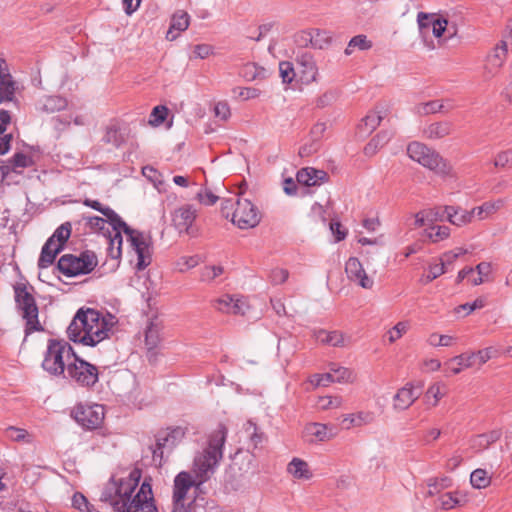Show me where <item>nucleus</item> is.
Listing matches in <instances>:
<instances>
[{"label": "nucleus", "mask_w": 512, "mask_h": 512, "mask_svg": "<svg viewBox=\"0 0 512 512\" xmlns=\"http://www.w3.org/2000/svg\"><path fill=\"white\" fill-rule=\"evenodd\" d=\"M141 470L134 468L126 477H112L104 486L100 500L117 512H158L151 484L146 480L138 487Z\"/></svg>", "instance_id": "obj_1"}, {"label": "nucleus", "mask_w": 512, "mask_h": 512, "mask_svg": "<svg viewBox=\"0 0 512 512\" xmlns=\"http://www.w3.org/2000/svg\"><path fill=\"white\" fill-rule=\"evenodd\" d=\"M226 435L227 430L222 425L209 435L207 447L194 459L193 473L195 479L193 480L192 476L187 472H180L175 477L173 500L182 502L191 501L186 497L191 487H199L211 477L223 457V446Z\"/></svg>", "instance_id": "obj_2"}, {"label": "nucleus", "mask_w": 512, "mask_h": 512, "mask_svg": "<svg viewBox=\"0 0 512 512\" xmlns=\"http://www.w3.org/2000/svg\"><path fill=\"white\" fill-rule=\"evenodd\" d=\"M117 318L109 313L92 309H79L67 328L68 338L86 346L94 347L109 337Z\"/></svg>", "instance_id": "obj_3"}, {"label": "nucleus", "mask_w": 512, "mask_h": 512, "mask_svg": "<svg viewBox=\"0 0 512 512\" xmlns=\"http://www.w3.org/2000/svg\"><path fill=\"white\" fill-rule=\"evenodd\" d=\"M107 229V235L104 234L107 242V253L112 259H119L122 255V232L126 234L127 240L131 248L137 254L136 267L138 270L146 268L152 260L151 239L148 235L130 228L126 223L125 226L111 227Z\"/></svg>", "instance_id": "obj_4"}, {"label": "nucleus", "mask_w": 512, "mask_h": 512, "mask_svg": "<svg viewBox=\"0 0 512 512\" xmlns=\"http://www.w3.org/2000/svg\"><path fill=\"white\" fill-rule=\"evenodd\" d=\"M221 212L240 229L254 228L261 220L258 208L248 199L237 198L235 202L226 199L222 202Z\"/></svg>", "instance_id": "obj_5"}, {"label": "nucleus", "mask_w": 512, "mask_h": 512, "mask_svg": "<svg viewBox=\"0 0 512 512\" xmlns=\"http://www.w3.org/2000/svg\"><path fill=\"white\" fill-rule=\"evenodd\" d=\"M409 158L441 177H455L453 166L438 152L421 142L414 141L407 147Z\"/></svg>", "instance_id": "obj_6"}, {"label": "nucleus", "mask_w": 512, "mask_h": 512, "mask_svg": "<svg viewBox=\"0 0 512 512\" xmlns=\"http://www.w3.org/2000/svg\"><path fill=\"white\" fill-rule=\"evenodd\" d=\"M74 355L75 352L68 342L49 340L42 367L51 375H63L67 371L68 362L72 361Z\"/></svg>", "instance_id": "obj_7"}, {"label": "nucleus", "mask_w": 512, "mask_h": 512, "mask_svg": "<svg viewBox=\"0 0 512 512\" xmlns=\"http://www.w3.org/2000/svg\"><path fill=\"white\" fill-rule=\"evenodd\" d=\"M15 300L25 321V335L28 336L33 332L43 331L44 328L38 318L39 311L35 299L25 286L15 287Z\"/></svg>", "instance_id": "obj_8"}, {"label": "nucleus", "mask_w": 512, "mask_h": 512, "mask_svg": "<svg viewBox=\"0 0 512 512\" xmlns=\"http://www.w3.org/2000/svg\"><path fill=\"white\" fill-rule=\"evenodd\" d=\"M98 264L97 256L92 251H84L78 256L63 255L58 261L59 271L67 277H75L90 273Z\"/></svg>", "instance_id": "obj_9"}, {"label": "nucleus", "mask_w": 512, "mask_h": 512, "mask_svg": "<svg viewBox=\"0 0 512 512\" xmlns=\"http://www.w3.org/2000/svg\"><path fill=\"white\" fill-rule=\"evenodd\" d=\"M66 377L83 387H91L98 381V369L76 354L67 364Z\"/></svg>", "instance_id": "obj_10"}, {"label": "nucleus", "mask_w": 512, "mask_h": 512, "mask_svg": "<svg viewBox=\"0 0 512 512\" xmlns=\"http://www.w3.org/2000/svg\"><path fill=\"white\" fill-rule=\"evenodd\" d=\"M417 23L421 33H424L426 29L431 27L434 37H436L439 42L442 41L441 38L444 36L445 32L448 33L447 39L453 38L456 34V29L451 31L448 27V20L436 14L419 12L417 15Z\"/></svg>", "instance_id": "obj_11"}, {"label": "nucleus", "mask_w": 512, "mask_h": 512, "mask_svg": "<svg viewBox=\"0 0 512 512\" xmlns=\"http://www.w3.org/2000/svg\"><path fill=\"white\" fill-rule=\"evenodd\" d=\"M77 423L87 429L99 427L104 419V408L101 405H78L73 410Z\"/></svg>", "instance_id": "obj_12"}, {"label": "nucleus", "mask_w": 512, "mask_h": 512, "mask_svg": "<svg viewBox=\"0 0 512 512\" xmlns=\"http://www.w3.org/2000/svg\"><path fill=\"white\" fill-rule=\"evenodd\" d=\"M423 384L421 382H408L397 390L393 396V408L396 411H405L420 397L422 394Z\"/></svg>", "instance_id": "obj_13"}, {"label": "nucleus", "mask_w": 512, "mask_h": 512, "mask_svg": "<svg viewBox=\"0 0 512 512\" xmlns=\"http://www.w3.org/2000/svg\"><path fill=\"white\" fill-rule=\"evenodd\" d=\"M196 218V208L191 204H184L173 211L172 224L180 234H192Z\"/></svg>", "instance_id": "obj_14"}, {"label": "nucleus", "mask_w": 512, "mask_h": 512, "mask_svg": "<svg viewBox=\"0 0 512 512\" xmlns=\"http://www.w3.org/2000/svg\"><path fill=\"white\" fill-rule=\"evenodd\" d=\"M184 436L185 430L181 427L171 428L159 433L156 438V448L153 451V456L162 458L164 452H170L183 440Z\"/></svg>", "instance_id": "obj_15"}, {"label": "nucleus", "mask_w": 512, "mask_h": 512, "mask_svg": "<svg viewBox=\"0 0 512 512\" xmlns=\"http://www.w3.org/2000/svg\"><path fill=\"white\" fill-rule=\"evenodd\" d=\"M345 273L348 280L363 289H372L374 280L366 273L362 263L356 257H350L345 263Z\"/></svg>", "instance_id": "obj_16"}, {"label": "nucleus", "mask_w": 512, "mask_h": 512, "mask_svg": "<svg viewBox=\"0 0 512 512\" xmlns=\"http://www.w3.org/2000/svg\"><path fill=\"white\" fill-rule=\"evenodd\" d=\"M336 435V428L328 424L308 423L303 429V438L309 443L329 441Z\"/></svg>", "instance_id": "obj_17"}, {"label": "nucleus", "mask_w": 512, "mask_h": 512, "mask_svg": "<svg viewBox=\"0 0 512 512\" xmlns=\"http://www.w3.org/2000/svg\"><path fill=\"white\" fill-rule=\"evenodd\" d=\"M296 73L297 79L303 84H310L316 81L318 67L311 54L303 53L298 56L296 61Z\"/></svg>", "instance_id": "obj_18"}, {"label": "nucleus", "mask_w": 512, "mask_h": 512, "mask_svg": "<svg viewBox=\"0 0 512 512\" xmlns=\"http://www.w3.org/2000/svg\"><path fill=\"white\" fill-rule=\"evenodd\" d=\"M314 338L322 344L333 347H347L352 343L350 336L339 331L318 330L314 332Z\"/></svg>", "instance_id": "obj_19"}, {"label": "nucleus", "mask_w": 512, "mask_h": 512, "mask_svg": "<svg viewBox=\"0 0 512 512\" xmlns=\"http://www.w3.org/2000/svg\"><path fill=\"white\" fill-rule=\"evenodd\" d=\"M287 474L297 481H309L313 478V472L309 464L298 457H293L286 467Z\"/></svg>", "instance_id": "obj_20"}, {"label": "nucleus", "mask_w": 512, "mask_h": 512, "mask_svg": "<svg viewBox=\"0 0 512 512\" xmlns=\"http://www.w3.org/2000/svg\"><path fill=\"white\" fill-rule=\"evenodd\" d=\"M189 24V14L183 10L176 11L171 17L170 27L166 33V39L168 41H174L178 38L180 33L188 29Z\"/></svg>", "instance_id": "obj_21"}, {"label": "nucleus", "mask_w": 512, "mask_h": 512, "mask_svg": "<svg viewBox=\"0 0 512 512\" xmlns=\"http://www.w3.org/2000/svg\"><path fill=\"white\" fill-rule=\"evenodd\" d=\"M507 55L506 43L502 42L501 45H497L487 56L485 71L489 75H495L498 70L502 67Z\"/></svg>", "instance_id": "obj_22"}, {"label": "nucleus", "mask_w": 512, "mask_h": 512, "mask_svg": "<svg viewBox=\"0 0 512 512\" xmlns=\"http://www.w3.org/2000/svg\"><path fill=\"white\" fill-rule=\"evenodd\" d=\"M214 306L218 311L229 314H244L247 307L242 299L233 298L229 295H224L215 300Z\"/></svg>", "instance_id": "obj_23"}, {"label": "nucleus", "mask_w": 512, "mask_h": 512, "mask_svg": "<svg viewBox=\"0 0 512 512\" xmlns=\"http://www.w3.org/2000/svg\"><path fill=\"white\" fill-rule=\"evenodd\" d=\"M68 106L66 98L58 95H45L36 104V109L43 113H55L64 110Z\"/></svg>", "instance_id": "obj_24"}, {"label": "nucleus", "mask_w": 512, "mask_h": 512, "mask_svg": "<svg viewBox=\"0 0 512 512\" xmlns=\"http://www.w3.org/2000/svg\"><path fill=\"white\" fill-rule=\"evenodd\" d=\"M446 220L457 227H462L473 222L471 210H466L460 206H444Z\"/></svg>", "instance_id": "obj_25"}, {"label": "nucleus", "mask_w": 512, "mask_h": 512, "mask_svg": "<svg viewBox=\"0 0 512 512\" xmlns=\"http://www.w3.org/2000/svg\"><path fill=\"white\" fill-rule=\"evenodd\" d=\"M504 206V200L497 199L494 201H486L482 205L471 209L473 221H483L495 213H497Z\"/></svg>", "instance_id": "obj_26"}, {"label": "nucleus", "mask_w": 512, "mask_h": 512, "mask_svg": "<svg viewBox=\"0 0 512 512\" xmlns=\"http://www.w3.org/2000/svg\"><path fill=\"white\" fill-rule=\"evenodd\" d=\"M327 178V173L323 170H317L311 167L302 168L297 172V182L305 186H315L323 183Z\"/></svg>", "instance_id": "obj_27"}, {"label": "nucleus", "mask_w": 512, "mask_h": 512, "mask_svg": "<svg viewBox=\"0 0 512 512\" xmlns=\"http://www.w3.org/2000/svg\"><path fill=\"white\" fill-rule=\"evenodd\" d=\"M375 419V415L370 411H359L356 413L347 414L342 419L344 429H351L354 427H362L371 424Z\"/></svg>", "instance_id": "obj_28"}, {"label": "nucleus", "mask_w": 512, "mask_h": 512, "mask_svg": "<svg viewBox=\"0 0 512 512\" xmlns=\"http://www.w3.org/2000/svg\"><path fill=\"white\" fill-rule=\"evenodd\" d=\"M453 131V124L450 121H440L431 123L423 130L425 138L430 140L442 139L450 135Z\"/></svg>", "instance_id": "obj_29"}, {"label": "nucleus", "mask_w": 512, "mask_h": 512, "mask_svg": "<svg viewBox=\"0 0 512 512\" xmlns=\"http://www.w3.org/2000/svg\"><path fill=\"white\" fill-rule=\"evenodd\" d=\"M84 205L102 213L107 218L108 224L111 227L115 228V226H125V222L114 210L110 207L103 206L99 201L85 199Z\"/></svg>", "instance_id": "obj_30"}, {"label": "nucleus", "mask_w": 512, "mask_h": 512, "mask_svg": "<svg viewBox=\"0 0 512 512\" xmlns=\"http://www.w3.org/2000/svg\"><path fill=\"white\" fill-rule=\"evenodd\" d=\"M474 365V356L471 353H462L445 362V366L455 375Z\"/></svg>", "instance_id": "obj_31"}, {"label": "nucleus", "mask_w": 512, "mask_h": 512, "mask_svg": "<svg viewBox=\"0 0 512 512\" xmlns=\"http://www.w3.org/2000/svg\"><path fill=\"white\" fill-rule=\"evenodd\" d=\"M161 323L155 319L148 323L145 329V344L149 350L156 348L161 341Z\"/></svg>", "instance_id": "obj_32"}, {"label": "nucleus", "mask_w": 512, "mask_h": 512, "mask_svg": "<svg viewBox=\"0 0 512 512\" xmlns=\"http://www.w3.org/2000/svg\"><path fill=\"white\" fill-rule=\"evenodd\" d=\"M446 395L444 383L436 382L430 385L424 395V402L430 407H436L439 401Z\"/></svg>", "instance_id": "obj_33"}, {"label": "nucleus", "mask_w": 512, "mask_h": 512, "mask_svg": "<svg viewBox=\"0 0 512 512\" xmlns=\"http://www.w3.org/2000/svg\"><path fill=\"white\" fill-rule=\"evenodd\" d=\"M62 249L53 244L52 240H47L44 244L40 258L38 260V266L40 268L49 267L55 260L58 253L61 252Z\"/></svg>", "instance_id": "obj_34"}, {"label": "nucleus", "mask_w": 512, "mask_h": 512, "mask_svg": "<svg viewBox=\"0 0 512 512\" xmlns=\"http://www.w3.org/2000/svg\"><path fill=\"white\" fill-rule=\"evenodd\" d=\"M4 436L13 442L30 444L33 441V435L26 429L16 426H8L3 430Z\"/></svg>", "instance_id": "obj_35"}, {"label": "nucleus", "mask_w": 512, "mask_h": 512, "mask_svg": "<svg viewBox=\"0 0 512 512\" xmlns=\"http://www.w3.org/2000/svg\"><path fill=\"white\" fill-rule=\"evenodd\" d=\"M17 88V82L12 75L0 78V103L12 102Z\"/></svg>", "instance_id": "obj_36"}, {"label": "nucleus", "mask_w": 512, "mask_h": 512, "mask_svg": "<svg viewBox=\"0 0 512 512\" xmlns=\"http://www.w3.org/2000/svg\"><path fill=\"white\" fill-rule=\"evenodd\" d=\"M382 120V116L377 111H372L366 115L365 118L362 119L361 123L358 125L359 133L362 136L369 135L372 131H374L380 124Z\"/></svg>", "instance_id": "obj_37"}, {"label": "nucleus", "mask_w": 512, "mask_h": 512, "mask_svg": "<svg viewBox=\"0 0 512 512\" xmlns=\"http://www.w3.org/2000/svg\"><path fill=\"white\" fill-rule=\"evenodd\" d=\"M451 234V230L448 226L434 225L424 229L423 236L426 237L432 243H437L447 239Z\"/></svg>", "instance_id": "obj_38"}, {"label": "nucleus", "mask_w": 512, "mask_h": 512, "mask_svg": "<svg viewBox=\"0 0 512 512\" xmlns=\"http://www.w3.org/2000/svg\"><path fill=\"white\" fill-rule=\"evenodd\" d=\"M464 497L458 492H447L438 497V507L443 510H450L464 503Z\"/></svg>", "instance_id": "obj_39"}, {"label": "nucleus", "mask_w": 512, "mask_h": 512, "mask_svg": "<svg viewBox=\"0 0 512 512\" xmlns=\"http://www.w3.org/2000/svg\"><path fill=\"white\" fill-rule=\"evenodd\" d=\"M427 497H434L436 495H440V493L452 486V480L448 477L441 478H429L427 480Z\"/></svg>", "instance_id": "obj_40"}, {"label": "nucleus", "mask_w": 512, "mask_h": 512, "mask_svg": "<svg viewBox=\"0 0 512 512\" xmlns=\"http://www.w3.org/2000/svg\"><path fill=\"white\" fill-rule=\"evenodd\" d=\"M486 306V299L478 297L471 303H464L454 308L453 312L457 317H465L473 313L475 310L482 309Z\"/></svg>", "instance_id": "obj_41"}, {"label": "nucleus", "mask_w": 512, "mask_h": 512, "mask_svg": "<svg viewBox=\"0 0 512 512\" xmlns=\"http://www.w3.org/2000/svg\"><path fill=\"white\" fill-rule=\"evenodd\" d=\"M372 47V42L367 38L366 35L359 34L354 37H352L345 48V55L349 56L353 54L355 49L365 51L369 50Z\"/></svg>", "instance_id": "obj_42"}, {"label": "nucleus", "mask_w": 512, "mask_h": 512, "mask_svg": "<svg viewBox=\"0 0 512 512\" xmlns=\"http://www.w3.org/2000/svg\"><path fill=\"white\" fill-rule=\"evenodd\" d=\"M393 134L391 132H382L377 134L371 141L365 146L364 153L368 156L374 155L378 149L383 147L391 138Z\"/></svg>", "instance_id": "obj_43"}, {"label": "nucleus", "mask_w": 512, "mask_h": 512, "mask_svg": "<svg viewBox=\"0 0 512 512\" xmlns=\"http://www.w3.org/2000/svg\"><path fill=\"white\" fill-rule=\"evenodd\" d=\"M312 41L311 47L315 49H325L332 41V34L326 30L311 29Z\"/></svg>", "instance_id": "obj_44"}, {"label": "nucleus", "mask_w": 512, "mask_h": 512, "mask_svg": "<svg viewBox=\"0 0 512 512\" xmlns=\"http://www.w3.org/2000/svg\"><path fill=\"white\" fill-rule=\"evenodd\" d=\"M142 174L150 182L153 183L154 187L159 191H165V181L163 175L152 166H145L142 168Z\"/></svg>", "instance_id": "obj_45"}, {"label": "nucleus", "mask_w": 512, "mask_h": 512, "mask_svg": "<svg viewBox=\"0 0 512 512\" xmlns=\"http://www.w3.org/2000/svg\"><path fill=\"white\" fill-rule=\"evenodd\" d=\"M70 235H71V224L66 222V223L60 225L48 240H52L53 244H55L60 249H63V247H64L66 241L69 239Z\"/></svg>", "instance_id": "obj_46"}, {"label": "nucleus", "mask_w": 512, "mask_h": 512, "mask_svg": "<svg viewBox=\"0 0 512 512\" xmlns=\"http://www.w3.org/2000/svg\"><path fill=\"white\" fill-rule=\"evenodd\" d=\"M330 370L334 374L337 383H351L355 379L354 372L349 368L332 363L330 364Z\"/></svg>", "instance_id": "obj_47"}, {"label": "nucleus", "mask_w": 512, "mask_h": 512, "mask_svg": "<svg viewBox=\"0 0 512 512\" xmlns=\"http://www.w3.org/2000/svg\"><path fill=\"white\" fill-rule=\"evenodd\" d=\"M471 485L476 489H484L491 483V477L485 469H476L470 475Z\"/></svg>", "instance_id": "obj_48"}, {"label": "nucleus", "mask_w": 512, "mask_h": 512, "mask_svg": "<svg viewBox=\"0 0 512 512\" xmlns=\"http://www.w3.org/2000/svg\"><path fill=\"white\" fill-rule=\"evenodd\" d=\"M471 354L474 356L475 364L482 366L490 359L498 357L499 350L493 346H490Z\"/></svg>", "instance_id": "obj_49"}, {"label": "nucleus", "mask_w": 512, "mask_h": 512, "mask_svg": "<svg viewBox=\"0 0 512 512\" xmlns=\"http://www.w3.org/2000/svg\"><path fill=\"white\" fill-rule=\"evenodd\" d=\"M456 341V337L452 335H441L438 333H432L427 338L428 345L432 347H450Z\"/></svg>", "instance_id": "obj_50"}, {"label": "nucleus", "mask_w": 512, "mask_h": 512, "mask_svg": "<svg viewBox=\"0 0 512 512\" xmlns=\"http://www.w3.org/2000/svg\"><path fill=\"white\" fill-rule=\"evenodd\" d=\"M72 506L80 512H100L82 493L79 492L73 495Z\"/></svg>", "instance_id": "obj_51"}, {"label": "nucleus", "mask_w": 512, "mask_h": 512, "mask_svg": "<svg viewBox=\"0 0 512 512\" xmlns=\"http://www.w3.org/2000/svg\"><path fill=\"white\" fill-rule=\"evenodd\" d=\"M409 328L410 323L408 321H400L396 323L391 329L387 331L386 335L388 337L389 343H394L402 338V336L407 333Z\"/></svg>", "instance_id": "obj_52"}, {"label": "nucleus", "mask_w": 512, "mask_h": 512, "mask_svg": "<svg viewBox=\"0 0 512 512\" xmlns=\"http://www.w3.org/2000/svg\"><path fill=\"white\" fill-rule=\"evenodd\" d=\"M428 227L434 226L436 222L446 219L444 207H433L423 209Z\"/></svg>", "instance_id": "obj_53"}, {"label": "nucleus", "mask_w": 512, "mask_h": 512, "mask_svg": "<svg viewBox=\"0 0 512 512\" xmlns=\"http://www.w3.org/2000/svg\"><path fill=\"white\" fill-rule=\"evenodd\" d=\"M279 72L284 83H291L294 79L297 78L296 67H294L291 62H280Z\"/></svg>", "instance_id": "obj_54"}, {"label": "nucleus", "mask_w": 512, "mask_h": 512, "mask_svg": "<svg viewBox=\"0 0 512 512\" xmlns=\"http://www.w3.org/2000/svg\"><path fill=\"white\" fill-rule=\"evenodd\" d=\"M168 114V109L165 106H156L153 108L150 117H149V124L157 127L161 125Z\"/></svg>", "instance_id": "obj_55"}, {"label": "nucleus", "mask_w": 512, "mask_h": 512, "mask_svg": "<svg viewBox=\"0 0 512 512\" xmlns=\"http://www.w3.org/2000/svg\"><path fill=\"white\" fill-rule=\"evenodd\" d=\"M242 75L247 80L252 81L257 78H263L265 76V69L250 63L244 66Z\"/></svg>", "instance_id": "obj_56"}, {"label": "nucleus", "mask_w": 512, "mask_h": 512, "mask_svg": "<svg viewBox=\"0 0 512 512\" xmlns=\"http://www.w3.org/2000/svg\"><path fill=\"white\" fill-rule=\"evenodd\" d=\"M196 198L204 205H213L217 202L219 196H217L210 188L205 186L197 193Z\"/></svg>", "instance_id": "obj_57"}, {"label": "nucleus", "mask_w": 512, "mask_h": 512, "mask_svg": "<svg viewBox=\"0 0 512 512\" xmlns=\"http://www.w3.org/2000/svg\"><path fill=\"white\" fill-rule=\"evenodd\" d=\"M444 273V264L437 263L430 265L427 274L423 276L421 282L424 284L430 283Z\"/></svg>", "instance_id": "obj_58"}, {"label": "nucleus", "mask_w": 512, "mask_h": 512, "mask_svg": "<svg viewBox=\"0 0 512 512\" xmlns=\"http://www.w3.org/2000/svg\"><path fill=\"white\" fill-rule=\"evenodd\" d=\"M342 403L341 398L332 397V396H322L319 397L317 401V405L322 410H327L331 408H338Z\"/></svg>", "instance_id": "obj_59"}, {"label": "nucleus", "mask_w": 512, "mask_h": 512, "mask_svg": "<svg viewBox=\"0 0 512 512\" xmlns=\"http://www.w3.org/2000/svg\"><path fill=\"white\" fill-rule=\"evenodd\" d=\"M214 115L222 121H227L231 116L229 104L226 101L217 102L214 106Z\"/></svg>", "instance_id": "obj_60"}, {"label": "nucleus", "mask_w": 512, "mask_h": 512, "mask_svg": "<svg viewBox=\"0 0 512 512\" xmlns=\"http://www.w3.org/2000/svg\"><path fill=\"white\" fill-rule=\"evenodd\" d=\"M224 269L222 266H206L203 268L201 272V279L203 281H212L218 276L222 275Z\"/></svg>", "instance_id": "obj_61"}, {"label": "nucleus", "mask_w": 512, "mask_h": 512, "mask_svg": "<svg viewBox=\"0 0 512 512\" xmlns=\"http://www.w3.org/2000/svg\"><path fill=\"white\" fill-rule=\"evenodd\" d=\"M512 163V149L504 150L496 154L493 164L496 168H504Z\"/></svg>", "instance_id": "obj_62"}, {"label": "nucleus", "mask_w": 512, "mask_h": 512, "mask_svg": "<svg viewBox=\"0 0 512 512\" xmlns=\"http://www.w3.org/2000/svg\"><path fill=\"white\" fill-rule=\"evenodd\" d=\"M233 93L242 100L254 99L260 95V91L258 89L251 87H238L233 89Z\"/></svg>", "instance_id": "obj_63"}, {"label": "nucleus", "mask_w": 512, "mask_h": 512, "mask_svg": "<svg viewBox=\"0 0 512 512\" xmlns=\"http://www.w3.org/2000/svg\"><path fill=\"white\" fill-rule=\"evenodd\" d=\"M289 273L284 268L276 267L271 270L269 274L270 282L273 285H279L284 283L288 279Z\"/></svg>", "instance_id": "obj_64"}]
</instances>
